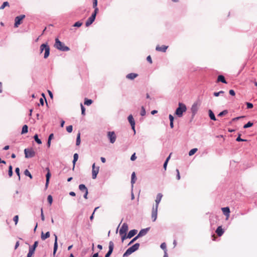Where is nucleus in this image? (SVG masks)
I'll return each instance as SVG.
<instances>
[{"label": "nucleus", "instance_id": "obj_1", "mask_svg": "<svg viewBox=\"0 0 257 257\" xmlns=\"http://www.w3.org/2000/svg\"><path fill=\"white\" fill-rule=\"evenodd\" d=\"M54 47L62 51H68L70 50L69 47L65 46L64 44L60 41L58 38L55 39Z\"/></svg>", "mask_w": 257, "mask_h": 257}, {"label": "nucleus", "instance_id": "obj_2", "mask_svg": "<svg viewBox=\"0 0 257 257\" xmlns=\"http://www.w3.org/2000/svg\"><path fill=\"white\" fill-rule=\"evenodd\" d=\"M187 110L186 105L181 102L178 104V107L176 109L175 114L179 117H181L183 115V112Z\"/></svg>", "mask_w": 257, "mask_h": 257}, {"label": "nucleus", "instance_id": "obj_3", "mask_svg": "<svg viewBox=\"0 0 257 257\" xmlns=\"http://www.w3.org/2000/svg\"><path fill=\"white\" fill-rule=\"evenodd\" d=\"M127 230V224L126 223H123L119 231V234L121 236L122 242H123L124 240L126 238V232Z\"/></svg>", "mask_w": 257, "mask_h": 257}, {"label": "nucleus", "instance_id": "obj_4", "mask_svg": "<svg viewBox=\"0 0 257 257\" xmlns=\"http://www.w3.org/2000/svg\"><path fill=\"white\" fill-rule=\"evenodd\" d=\"M44 50H45L44 58L46 59L48 57L50 54V48L46 44H43L40 46V52L42 53Z\"/></svg>", "mask_w": 257, "mask_h": 257}, {"label": "nucleus", "instance_id": "obj_5", "mask_svg": "<svg viewBox=\"0 0 257 257\" xmlns=\"http://www.w3.org/2000/svg\"><path fill=\"white\" fill-rule=\"evenodd\" d=\"M24 153L26 158L34 157L36 155L35 151L32 148H27L24 150Z\"/></svg>", "mask_w": 257, "mask_h": 257}, {"label": "nucleus", "instance_id": "obj_6", "mask_svg": "<svg viewBox=\"0 0 257 257\" xmlns=\"http://www.w3.org/2000/svg\"><path fill=\"white\" fill-rule=\"evenodd\" d=\"M25 18V15H24L16 17L15 19V27H18L22 23V21Z\"/></svg>", "mask_w": 257, "mask_h": 257}, {"label": "nucleus", "instance_id": "obj_7", "mask_svg": "<svg viewBox=\"0 0 257 257\" xmlns=\"http://www.w3.org/2000/svg\"><path fill=\"white\" fill-rule=\"evenodd\" d=\"M92 178L93 179H95L97 175L98 174L99 170V167H95V164L94 163L92 165Z\"/></svg>", "mask_w": 257, "mask_h": 257}, {"label": "nucleus", "instance_id": "obj_8", "mask_svg": "<svg viewBox=\"0 0 257 257\" xmlns=\"http://www.w3.org/2000/svg\"><path fill=\"white\" fill-rule=\"evenodd\" d=\"M97 14V13H95V12H93L92 15L88 19L85 23V25L86 27L89 26L93 23V22L94 21L95 19V17Z\"/></svg>", "mask_w": 257, "mask_h": 257}, {"label": "nucleus", "instance_id": "obj_9", "mask_svg": "<svg viewBox=\"0 0 257 257\" xmlns=\"http://www.w3.org/2000/svg\"><path fill=\"white\" fill-rule=\"evenodd\" d=\"M107 137L111 144H113L115 142L116 137L114 132H108Z\"/></svg>", "mask_w": 257, "mask_h": 257}, {"label": "nucleus", "instance_id": "obj_10", "mask_svg": "<svg viewBox=\"0 0 257 257\" xmlns=\"http://www.w3.org/2000/svg\"><path fill=\"white\" fill-rule=\"evenodd\" d=\"M108 247H109V250L107 252V253L105 254V257H109L113 251V247H114V243L112 241H109Z\"/></svg>", "mask_w": 257, "mask_h": 257}, {"label": "nucleus", "instance_id": "obj_11", "mask_svg": "<svg viewBox=\"0 0 257 257\" xmlns=\"http://www.w3.org/2000/svg\"><path fill=\"white\" fill-rule=\"evenodd\" d=\"M128 120L132 126V129L134 130V132L135 133V121L133 118V116L132 114H130L128 116Z\"/></svg>", "mask_w": 257, "mask_h": 257}, {"label": "nucleus", "instance_id": "obj_12", "mask_svg": "<svg viewBox=\"0 0 257 257\" xmlns=\"http://www.w3.org/2000/svg\"><path fill=\"white\" fill-rule=\"evenodd\" d=\"M158 208L153 206L152 211V218L153 221H155L157 218Z\"/></svg>", "mask_w": 257, "mask_h": 257}, {"label": "nucleus", "instance_id": "obj_13", "mask_svg": "<svg viewBox=\"0 0 257 257\" xmlns=\"http://www.w3.org/2000/svg\"><path fill=\"white\" fill-rule=\"evenodd\" d=\"M168 46L166 45H162L161 46L158 45L156 47V50L157 51H160L163 52H165L168 49Z\"/></svg>", "mask_w": 257, "mask_h": 257}, {"label": "nucleus", "instance_id": "obj_14", "mask_svg": "<svg viewBox=\"0 0 257 257\" xmlns=\"http://www.w3.org/2000/svg\"><path fill=\"white\" fill-rule=\"evenodd\" d=\"M223 214L226 216L227 219L230 215V209L228 207H223L221 208Z\"/></svg>", "mask_w": 257, "mask_h": 257}, {"label": "nucleus", "instance_id": "obj_15", "mask_svg": "<svg viewBox=\"0 0 257 257\" xmlns=\"http://www.w3.org/2000/svg\"><path fill=\"white\" fill-rule=\"evenodd\" d=\"M162 197H163V195L162 194H161V193L158 194V195L156 197V199L155 200L156 205H155V206H154L155 208H158L159 204L160 203Z\"/></svg>", "mask_w": 257, "mask_h": 257}, {"label": "nucleus", "instance_id": "obj_16", "mask_svg": "<svg viewBox=\"0 0 257 257\" xmlns=\"http://www.w3.org/2000/svg\"><path fill=\"white\" fill-rule=\"evenodd\" d=\"M198 104L196 103H194L191 107V110L193 115H194L197 111H198Z\"/></svg>", "mask_w": 257, "mask_h": 257}, {"label": "nucleus", "instance_id": "obj_17", "mask_svg": "<svg viewBox=\"0 0 257 257\" xmlns=\"http://www.w3.org/2000/svg\"><path fill=\"white\" fill-rule=\"evenodd\" d=\"M47 170H48V172L46 176V185H45L46 188H47L48 187V184L49 183V180H50V178L51 177V173L50 172L49 169L48 168H47Z\"/></svg>", "mask_w": 257, "mask_h": 257}, {"label": "nucleus", "instance_id": "obj_18", "mask_svg": "<svg viewBox=\"0 0 257 257\" xmlns=\"http://www.w3.org/2000/svg\"><path fill=\"white\" fill-rule=\"evenodd\" d=\"M137 230L136 229H133L130 231L127 235H126V238H131L132 237H133L134 235H135L137 233Z\"/></svg>", "mask_w": 257, "mask_h": 257}, {"label": "nucleus", "instance_id": "obj_19", "mask_svg": "<svg viewBox=\"0 0 257 257\" xmlns=\"http://www.w3.org/2000/svg\"><path fill=\"white\" fill-rule=\"evenodd\" d=\"M55 236V242L54 244V250H53V255H54L56 253V252L58 248V243H57V236L56 234H54Z\"/></svg>", "mask_w": 257, "mask_h": 257}, {"label": "nucleus", "instance_id": "obj_20", "mask_svg": "<svg viewBox=\"0 0 257 257\" xmlns=\"http://www.w3.org/2000/svg\"><path fill=\"white\" fill-rule=\"evenodd\" d=\"M216 233L217 234V235L219 236H221L223 234L224 230L221 226H218L217 228V229L216 230Z\"/></svg>", "mask_w": 257, "mask_h": 257}, {"label": "nucleus", "instance_id": "obj_21", "mask_svg": "<svg viewBox=\"0 0 257 257\" xmlns=\"http://www.w3.org/2000/svg\"><path fill=\"white\" fill-rule=\"evenodd\" d=\"M50 232L49 231L47 232L46 233H44L43 232H42L41 238L42 240H44L46 239L49 238L50 237Z\"/></svg>", "mask_w": 257, "mask_h": 257}, {"label": "nucleus", "instance_id": "obj_22", "mask_svg": "<svg viewBox=\"0 0 257 257\" xmlns=\"http://www.w3.org/2000/svg\"><path fill=\"white\" fill-rule=\"evenodd\" d=\"M137 76H138V74H137L134 73H131L128 74L126 75V78H127L128 79L133 80L135 78H136Z\"/></svg>", "mask_w": 257, "mask_h": 257}, {"label": "nucleus", "instance_id": "obj_23", "mask_svg": "<svg viewBox=\"0 0 257 257\" xmlns=\"http://www.w3.org/2000/svg\"><path fill=\"white\" fill-rule=\"evenodd\" d=\"M149 229V228H146V229H142L140 231L139 233L138 234V236L139 237H141V236H143L145 235V234H146V233L148 231Z\"/></svg>", "mask_w": 257, "mask_h": 257}, {"label": "nucleus", "instance_id": "obj_24", "mask_svg": "<svg viewBox=\"0 0 257 257\" xmlns=\"http://www.w3.org/2000/svg\"><path fill=\"white\" fill-rule=\"evenodd\" d=\"M78 154H77V153L74 154V156H73V169H72L73 170H74V169L75 163H76V161L78 160Z\"/></svg>", "mask_w": 257, "mask_h": 257}, {"label": "nucleus", "instance_id": "obj_25", "mask_svg": "<svg viewBox=\"0 0 257 257\" xmlns=\"http://www.w3.org/2000/svg\"><path fill=\"white\" fill-rule=\"evenodd\" d=\"M97 0L93 1V8L94 9V12L97 13L98 12V9L97 7Z\"/></svg>", "mask_w": 257, "mask_h": 257}, {"label": "nucleus", "instance_id": "obj_26", "mask_svg": "<svg viewBox=\"0 0 257 257\" xmlns=\"http://www.w3.org/2000/svg\"><path fill=\"white\" fill-rule=\"evenodd\" d=\"M134 250H133L131 247H129L126 250V251L124 253L123 256V257L124 256H127L129 255H130L131 254H132L133 252H134Z\"/></svg>", "mask_w": 257, "mask_h": 257}, {"label": "nucleus", "instance_id": "obj_27", "mask_svg": "<svg viewBox=\"0 0 257 257\" xmlns=\"http://www.w3.org/2000/svg\"><path fill=\"white\" fill-rule=\"evenodd\" d=\"M218 82H221L224 83H227L223 75H219L217 78Z\"/></svg>", "mask_w": 257, "mask_h": 257}, {"label": "nucleus", "instance_id": "obj_28", "mask_svg": "<svg viewBox=\"0 0 257 257\" xmlns=\"http://www.w3.org/2000/svg\"><path fill=\"white\" fill-rule=\"evenodd\" d=\"M79 189L80 191L85 192L86 191H88L87 188L86 187L85 185L80 184L79 186Z\"/></svg>", "mask_w": 257, "mask_h": 257}, {"label": "nucleus", "instance_id": "obj_29", "mask_svg": "<svg viewBox=\"0 0 257 257\" xmlns=\"http://www.w3.org/2000/svg\"><path fill=\"white\" fill-rule=\"evenodd\" d=\"M139 247L140 244L139 243H137L130 247L135 252L139 249Z\"/></svg>", "mask_w": 257, "mask_h": 257}, {"label": "nucleus", "instance_id": "obj_30", "mask_svg": "<svg viewBox=\"0 0 257 257\" xmlns=\"http://www.w3.org/2000/svg\"><path fill=\"white\" fill-rule=\"evenodd\" d=\"M209 115L211 119L216 120V117L211 110H209Z\"/></svg>", "mask_w": 257, "mask_h": 257}, {"label": "nucleus", "instance_id": "obj_31", "mask_svg": "<svg viewBox=\"0 0 257 257\" xmlns=\"http://www.w3.org/2000/svg\"><path fill=\"white\" fill-rule=\"evenodd\" d=\"M172 155V153H170V154L169 155V156L168 157V158H167L166 160L165 161L164 164V165H163V167L165 169V170H166V168H167V164H168V161L169 160H170V157H171V155Z\"/></svg>", "mask_w": 257, "mask_h": 257}, {"label": "nucleus", "instance_id": "obj_32", "mask_svg": "<svg viewBox=\"0 0 257 257\" xmlns=\"http://www.w3.org/2000/svg\"><path fill=\"white\" fill-rule=\"evenodd\" d=\"M137 180V178L136 176L135 172H133L132 174V180H131V183L132 184H134Z\"/></svg>", "mask_w": 257, "mask_h": 257}, {"label": "nucleus", "instance_id": "obj_33", "mask_svg": "<svg viewBox=\"0 0 257 257\" xmlns=\"http://www.w3.org/2000/svg\"><path fill=\"white\" fill-rule=\"evenodd\" d=\"M28 127L27 125L25 124L22 127L21 134H26L28 132Z\"/></svg>", "mask_w": 257, "mask_h": 257}, {"label": "nucleus", "instance_id": "obj_34", "mask_svg": "<svg viewBox=\"0 0 257 257\" xmlns=\"http://www.w3.org/2000/svg\"><path fill=\"white\" fill-rule=\"evenodd\" d=\"M93 102V101L91 99H88L87 98H85L84 100V104L86 105H91Z\"/></svg>", "mask_w": 257, "mask_h": 257}, {"label": "nucleus", "instance_id": "obj_35", "mask_svg": "<svg viewBox=\"0 0 257 257\" xmlns=\"http://www.w3.org/2000/svg\"><path fill=\"white\" fill-rule=\"evenodd\" d=\"M38 241H36L34 242L33 246L30 247L29 249L31 250H33V251L35 252V249L37 247V246H38Z\"/></svg>", "mask_w": 257, "mask_h": 257}, {"label": "nucleus", "instance_id": "obj_36", "mask_svg": "<svg viewBox=\"0 0 257 257\" xmlns=\"http://www.w3.org/2000/svg\"><path fill=\"white\" fill-rule=\"evenodd\" d=\"M80 144V133H79L77 135L76 145L79 146Z\"/></svg>", "mask_w": 257, "mask_h": 257}, {"label": "nucleus", "instance_id": "obj_37", "mask_svg": "<svg viewBox=\"0 0 257 257\" xmlns=\"http://www.w3.org/2000/svg\"><path fill=\"white\" fill-rule=\"evenodd\" d=\"M34 138L35 140V141L38 144H42V142L41 141L40 139H39L38 138V135L36 134L34 137Z\"/></svg>", "mask_w": 257, "mask_h": 257}, {"label": "nucleus", "instance_id": "obj_38", "mask_svg": "<svg viewBox=\"0 0 257 257\" xmlns=\"http://www.w3.org/2000/svg\"><path fill=\"white\" fill-rule=\"evenodd\" d=\"M197 151V148H194L192 150H191L189 152V155L190 156H192L193 155H194L196 152Z\"/></svg>", "mask_w": 257, "mask_h": 257}, {"label": "nucleus", "instance_id": "obj_39", "mask_svg": "<svg viewBox=\"0 0 257 257\" xmlns=\"http://www.w3.org/2000/svg\"><path fill=\"white\" fill-rule=\"evenodd\" d=\"M24 174L27 176H28L31 179L32 178V176L31 174V173L30 172V171L26 169L25 171H24Z\"/></svg>", "mask_w": 257, "mask_h": 257}, {"label": "nucleus", "instance_id": "obj_40", "mask_svg": "<svg viewBox=\"0 0 257 257\" xmlns=\"http://www.w3.org/2000/svg\"><path fill=\"white\" fill-rule=\"evenodd\" d=\"M6 7H9V3L8 2H4L0 7V9L3 10Z\"/></svg>", "mask_w": 257, "mask_h": 257}, {"label": "nucleus", "instance_id": "obj_41", "mask_svg": "<svg viewBox=\"0 0 257 257\" xmlns=\"http://www.w3.org/2000/svg\"><path fill=\"white\" fill-rule=\"evenodd\" d=\"M8 174H9V176L10 177H12L13 175V167L11 165H10L9 167Z\"/></svg>", "mask_w": 257, "mask_h": 257}, {"label": "nucleus", "instance_id": "obj_42", "mask_svg": "<svg viewBox=\"0 0 257 257\" xmlns=\"http://www.w3.org/2000/svg\"><path fill=\"white\" fill-rule=\"evenodd\" d=\"M252 125H253V123L251 122L250 121H249L246 124L244 125L243 128H248L249 127H251Z\"/></svg>", "mask_w": 257, "mask_h": 257}, {"label": "nucleus", "instance_id": "obj_43", "mask_svg": "<svg viewBox=\"0 0 257 257\" xmlns=\"http://www.w3.org/2000/svg\"><path fill=\"white\" fill-rule=\"evenodd\" d=\"M228 113V111L227 110H224L222 111V112H220L218 116H222L223 115H226Z\"/></svg>", "mask_w": 257, "mask_h": 257}, {"label": "nucleus", "instance_id": "obj_44", "mask_svg": "<svg viewBox=\"0 0 257 257\" xmlns=\"http://www.w3.org/2000/svg\"><path fill=\"white\" fill-rule=\"evenodd\" d=\"M47 200L50 205H51L53 202V198L51 195H48Z\"/></svg>", "mask_w": 257, "mask_h": 257}, {"label": "nucleus", "instance_id": "obj_45", "mask_svg": "<svg viewBox=\"0 0 257 257\" xmlns=\"http://www.w3.org/2000/svg\"><path fill=\"white\" fill-rule=\"evenodd\" d=\"M81 109V114L83 115H84L85 114V108L83 106L82 103L80 104Z\"/></svg>", "mask_w": 257, "mask_h": 257}, {"label": "nucleus", "instance_id": "obj_46", "mask_svg": "<svg viewBox=\"0 0 257 257\" xmlns=\"http://www.w3.org/2000/svg\"><path fill=\"white\" fill-rule=\"evenodd\" d=\"M72 130H73V126L71 125H69L66 127V131L69 133H70L72 132Z\"/></svg>", "mask_w": 257, "mask_h": 257}, {"label": "nucleus", "instance_id": "obj_47", "mask_svg": "<svg viewBox=\"0 0 257 257\" xmlns=\"http://www.w3.org/2000/svg\"><path fill=\"white\" fill-rule=\"evenodd\" d=\"M140 114L142 116H144L146 114V110L144 106H142L141 107V111Z\"/></svg>", "mask_w": 257, "mask_h": 257}, {"label": "nucleus", "instance_id": "obj_48", "mask_svg": "<svg viewBox=\"0 0 257 257\" xmlns=\"http://www.w3.org/2000/svg\"><path fill=\"white\" fill-rule=\"evenodd\" d=\"M160 246H161V248L164 250V252H165V250L167 251V249H166L167 246H166V244L165 242L162 243L161 244Z\"/></svg>", "mask_w": 257, "mask_h": 257}, {"label": "nucleus", "instance_id": "obj_49", "mask_svg": "<svg viewBox=\"0 0 257 257\" xmlns=\"http://www.w3.org/2000/svg\"><path fill=\"white\" fill-rule=\"evenodd\" d=\"M34 253V251H33V250H31L29 249V252L27 254V257H32V256L33 255Z\"/></svg>", "mask_w": 257, "mask_h": 257}, {"label": "nucleus", "instance_id": "obj_50", "mask_svg": "<svg viewBox=\"0 0 257 257\" xmlns=\"http://www.w3.org/2000/svg\"><path fill=\"white\" fill-rule=\"evenodd\" d=\"M13 220L15 223V225H17L18 222V220H19V216L18 215L15 216Z\"/></svg>", "mask_w": 257, "mask_h": 257}, {"label": "nucleus", "instance_id": "obj_51", "mask_svg": "<svg viewBox=\"0 0 257 257\" xmlns=\"http://www.w3.org/2000/svg\"><path fill=\"white\" fill-rule=\"evenodd\" d=\"M223 93H224V91L221 90V91H219V92H214V94H214V95L215 96L217 97V96H218L220 94H223Z\"/></svg>", "mask_w": 257, "mask_h": 257}, {"label": "nucleus", "instance_id": "obj_52", "mask_svg": "<svg viewBox=\"0 0 257 257\" xmlns=\"http://www.w3.org/2000/svg\"><path fill=\"white\" fill-rule=\"evenodd\" d=\"M82 23L80 22H76V23L74 24L73 26H74V27H79L81 26H82Z\"/></svg>", "mask_w": 257, "mask_h": 257}, {"label": "nucleus", "instance_id": "obj_53", "mask_svg": "<svg viewBox=\"0 0 257 257\" xmlns=\"http://www.w3.org/2000/svg\"><path fill=\"white\" fill-rule=\"evenodd\" d=\"M236 141L237 142H245L246 140H243L240 138V135H239L238 137L236 138Z\"/></svg>", "mask_w": 257, "mask_h": 257}, {"label": "nucleus", "instance_id": "obj_54", "mask_svg": "<svg viewBox=\"0 0 257 257\" xmlns=\"http://www.w3.org/2000/svg\"><path fill=\"white\" fill-rule=\"evenodd\" d=\"M15 172L16 174L19 176V179H20V169L19 168H16L15 170Z\"/></svg>", "mask_w": 257, "mask_h": 257}, {"label": "nucleus", "instance_id": "obj_55", "mask_svg": "<svg viewBox=\"0 0 257 257\" xmlns=\"http://www.w3.org/2000/svg\"><path fill=\"white\" fill-rule=\"evenodd\" d=\"M246 104L247 108H251L253 107V104L249 102H246Z\"/></svg>", "mask_w": 257, "mask_h": 257}, {"label": "nucleus", "instance_id": "obj_56", "mask_svg": "<svg viewBox=\"0 0 257 257\" xmlns=\"http://www.w3.org/2000/svg\"><path fill=\"white\" fill-rule=\"evenodd\" d=\"M137 159V157L136 156V153H134L131 157V160L133 161H135L136 159Z\"/></svg>", "mask_w": 257, "mask_h": 257}, {"label": "nucleus", "instance_id": "obj_57", "mask_svg": "<svg viewBox=\"0 0 257 257\" xmlns=\"http://www.w3.org/2000/svg\"><path fill=\"white\" fill-rule=\"evenodd\" d=\"M139 237L137 235L135 237H134L131 242L128 243V245L133 243L135 240H136Z\"/></svg>", "mask_w": 257, "mask_h": 257}, {"label": "nucleus", "instance_id": "obj_58", "mask_svg": "<svg viewBox=\"0 0 257 257\" xmlns=\"http://www.w3.org/2000/svg\"><path fill=\"white\" fill-rule=\"evenodd\" d=\"M98 208V207H96V208L94 209V211H93V212L92 214V215H91V216L90 217V219L91 220H93V217H93V215H94V212H95V211H96Z\"/></svg>", "mask_w": 257, "mask_h": 257}, {"label": "nucleus", "instance_id": "obj_59", "mask_svg": "<svg viewBox=\"0 0 257 257\" xmlns=\"http://www.w3.org/2000/svg\"><path fill=\"white\" fill-rule=\"evenodd\" d=\"M176 172H177V180H180V173H179V171L178 169H176Z\"/></svg>", "mask_w": 257, "mask_h": 257}, {"label": "nucleus", "instance_id": "obj_60", "mask_svg": "<svg viewBox=\"0 0 257 257\" xmlns=\"http://www.w3.org/2000/svg\"><path fill=\"white\" fill-rule=\"evenodd\" d=\"M244 116H239V117H235V118H233L232 119V121H234L236 120H238L241 118H243L244 117Z\"/></svg>", "mask_w": 257, "mask_h": 257}, {"label": "nucleus", "instance_id": "obj_61", "mask_svg": "<svg viewBox=\"0 0 257 257\" xmlns=\"http://www.w3.org/2000/svg\"><path fill=\"white\" fill-rule=\"evenodd\" d=\"M229 93L231 95L234 96L235 94V93L234 91L232 89H231L229 91Z\"/></svg>", "mask_w": 257, "mask_h": 257}, {"label": "nucleus", "instance_id": "obj_62", "mask_svg": "<svg viewBox=\"0 0 257 257\" xmlns=\"http://www.w3.org/2000/svg\"><path fill=\"white\" fill-rule=\"evenodd\" d=\"M147 61L151 64L152 63V58H151V57L150 56H148L147 58Z\"/></svg>", "mask_w": 257, "mask_h": 257}, {"label": "nucleus", "instance_id": "obj_63", "mask_svg": "<svg viewBox=\"0 0 257 257\" xmlns=\"http://www.w3.org/2000/svg\"><path fill=\"white\" fill-rule=\"evenodd\" d=\"M41 219L43 221L45 220V217L43 214V209H41Z\"/></svg>", "mask_w": 257, "mask_h": 257}, {"label": "nucleus", "instance_id": "obj_64", "mask_svg": "<svg viewBox=\"0 0 257 257\" xmlns=\"http://www.w3.org/2000/svg\"><path fill=\"white\" fill-rule=\"evenodd\" d=\"M169 117L170 121H173L174 117L171 114L169 115Z\"/></svg>", "mask_w": 257, "mask_h": 257}]
</instances>
